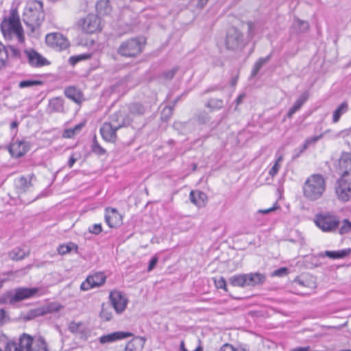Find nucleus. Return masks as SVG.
<instances>
[{
  "mask_svg": "<svg viewBox=\"0 0 351 351\" xmlns=\"http://www.w3.org/2000/svg\"><path fill=\"white\" fill-rule=\"evenodd\" d=\"M45 19L43 3L38 0H29L24 8L23 21L27 29L34 33L40 27Z\"/></svg>",
  "mask_w": 351,
  "mask_h": 351,
  "instance_id": "obj_1",
  "label": "nucleus"
},
{
  "mask_svg": "<svg viewBox=\"0 0 351 351\" xmlns=\"http://www.w3.org/2000/svg\"><path fill=\"white\" fill-rule=\"evenodd\" d=\"M1 30L6 40H16L20 43L24 42L23 29L16 11L12 10L10 16L3 19L1 23Z\"/></svg>",
  "mask_w": 351,
  "mask_h": 351,
  "instance_id": "obj_2",
  "label": "nucleus"
},
{
  "mask_svg": "<svg viewBox=\"0 0 351 351\" xmlns=\"http://www.w3.org/2000/svg\"><path fill=\"white\" fill-rule=\"evenodd\" d=\"M326 183L324 176L319 173L311 175L305 181L302 190L304 196L310 201L321 198L326 191Z\"/></svg>",
  "mask_w": 351,
  "mask_h": 351,
  "instance_id": "obj_3",
  "label": "nucleus"
},
{
  "mask_svg": "<svg viewBox=\"0 0 351 351\" xmlns=\"http://www.w3.org/2000/svg\"><path fill=\"white\" fill-rule=\"evenodd\" d=\"M145 42L143 37H134L125 40L121 43L117 53L123 58H136L143 52Z\"/></svg>",
  "mask_w": 351,
  "mask_h": 351,
  "instance_id": "obj_4",
  "label": "nucleus"
},
{
  "mask_svg": "<svg viewBox=\"0 0 351 351\" xmlns=\"http://www.w3.org/2000/svg\"><path fill=\"white\" fill-rule=\"evenodd\" d=\"M315 223L325 232H335L339 225V217L330 213H322L315 215Z\"/></svg>",
  "mask_w": 351,
  "mask_h": 351,
  "instance_id": "obj_5",
  "label": "nucleus"
},
{
  "mask_svg": "<svg viewBox=\"0 0 351 351\" xmlns=\"http://www.w3.org/2000/svg\"><path fill=\"white\" fill-rule=\"evenodd\" d=\"M32 338L26 334H23L19 343L9 341L6 343V351H32Z\"/></svg>",
  "mask_w": 351,
  "mask_h": 351,
  "instance_id": "obj_6",
  "label": "nucleus"
},
{
  "mask_svg": "<svg viewBox=\"0 0 351 351\" xmlns=\"http://www.w3.org/2000/svg\"><path fill=\"white\" fill-rule=\"evenodd\" d=\"M46 43L51 47L61 51L69 46L68 40L60 33L48 34L45 37Z\"/></svg>",
  "mask_w": 351,
  "mask_h": 351,
  "instance_id": "obj_7",
  "label": "nucleus"
},
{
  "mask_svg": "<svg viewBox=\"0 0 351 351\" xmlns=\"http://www.w3.org/2000/svg\"><path fill=\"white\" fill-rule=\"evenodd\" d=\"M106 277L103 273H95L88 276L81 284L80 289L82 291H88L93 288L99 287L106 282Z\"/></svg>",
  "mask_w": 351,
  "mask_h": 351,
  "instance_id": "obj_8",
  "label": "nucleus"
},
{
  "mask_svg": "<svg viewBox=\"0 0 351 351\" xmlns=\"http://www.w3.org/2000/svg\"><path fill=\"white\" fill-rule=\"evenodd\" d=\"M109 298L112 306L118 314L125 311L128 304V300L123 296L121 291L116 290L112 291L110 293Z\"/></svg>",
  "mask_w": 351,
  "mask_h": 351,
  "instance_id": "obj_9",
  "label": "nucleus"
},
{
  "mask_svg": "<svg viewBox=\"0 0 351 351\" xmlns=\"http://www.w3.org/2000/svg\"><path fill=\"white\" fill-rule=\"evenodd\" d=\"M82 29L87 34H93L101 29L100 19L95 14H88L83 20Z\"/></svg>",
  "mask_w": 351,
  "mask_h": 351,
  "instance_id": "obj_10",
  "label": "nucleus"
},
{
  "mask_svg": "<svg viewBox=\"0 0 351 351\" xmlns=\"http://www.w3.org/2000/svg\"><path fill=\"white\" fill-rule=\"evenodd\" d=\"M336 194L338 198L343 202H348L351 198V183L343 178L337 182Z\"/></svg>",
  "mask_w": 351,
  "mask_h": 351,
  "instance_id": "obj_11",
  "label": "nucleus"
},
{
  "mask_svg": "<svg viewBox=\"0 0 351 351\" xmlns=\"http://www.w3.org/2000/svg\"><path fill=\"white\" fill-rule=\"evenodd\" d=\"M38 291V288L21 287L15 289L14 294L10 298V302L15 303L30 298Z\"/></svg>",
  "mask_w": 351,
  "mask_h": 351,
  "instance_id": "obj_12",
  "label": "nucleus"
},
{
  "mask_svg": "<svg viewBox=\"0 0 351 351\" xmlns=\"http://www.w3.org/2000/svg\"><path fill=\"white\" fill-rule=\"evenodd\" d=\"M241 43V33L239 29L234 27H230L227 33L226 46L227 48L232 50L238 49Z\"/></svg>",
  "mask_w": 351,
  "mask_h": 351,
  "instance_id": "obj_13",
  "label": "nucleus"
},
{
  "mask_svg": "<svg viewBox=\"0 0 351 351\" xmlns=\"http://www.w3.org/2000/svg\"><path fill=\"white\" fill-rule=\"evenodd\" d=\"M29 149V145L25 141H16L12 143L8 148L10 154L15 158L24 156Z\"/></svg>",
  "mask_w": 351,
  "mask_h": 351,
  "instance_id": "obj_14",
  "label": "nucleus"
},
{
  "mask_svg": "<svg viewBox=\"0 0 351 351\" xmlns=\"http://www.w3.org/2000/svg\"><path fill=\"white\" fill-rule=\"evenodd\" d=\"M24 53L32 66L40 67L48 64V61L34 49H26Z\"/></svg>",
  "mask_w": 351,
  "mask_h": 351,
  "instance_id": "obj_15",
  "label": "nucleus"
},
{
  "mask_svg": "<svg viewBox=\"0 0 351 351\" xmlns=\"http://www.w3.org/2000/svg\"><path fill=\"white\" fill-rule=\"evenodd\" d=\"M338 170L342 176L351 175V154L343 152L339 160Z\"/></svg>",
  "mask_w": 351,
  "mask_h": 351,
  "instance_id": "obj_16",
  "label": "nucleus"
},
{
  "mask_svg": "<svg viewBox=\"0 0 351 351\" xmlns=\"http://www.w3.org/2000/svg\"><path fill=\"white\" fill-rule=\"evenodd\" d=\"M105 220L110 228H115L121 224V216L115 208H106Z\"/></svg>",
  "mask_w": 351,
  "mask_h": 351,
  "instance_id": "obj_17",
  "label": "nucleus"
},
{
  "mask_svg": "<svg viewBox=\"0 0 351 351\" xmlns=\"http://www.w3.org/2000/svg\"><path fill=\"white\" fill-rule=\"evenodd\" d=\"M112 125L105 122L100 128L101 135L104 141L108 143H114L117 140V131Z\"/></svg>",
  "mask_w": 351,
  "mask_h": 351,
  "instance_id": "obj_18",
  "label": "nucleus"
},
{
  "mask_svg": "<svg viewBox=\"0 0 351 351\" xmlns=\"http://www.w3.org/2000/svg\"><path fill=\"white\" fill-rule=\"evenodd\" d=\"M107 123L112 125L114 128L120 129L126 125H129L130 120L128 118H125L123 114L121 111H119L112 114L109 121Z\"/></svg>",
  "mask_w": 351,
  "mask_h": 351,
  "instance_id": "obj_19",
  "label": "nucleus"
},
{
  "mask_svg": "<svg viewBox=\"0 0 351 351\" xmlns=\"http://www.w3.org/2000/svg\"><path fill=\"white\" fill-rule=\"evenodd\" d=\"M265 276L261 273H252L243 275V285L255 286L263 284L265 281Z\"/></svg>",
  "mask_w": 351,
  "mask_h": 351,
  "instance_id": "obj_20",
  "label": "nucleus"
},
{
  "mask_svg": "<svg viewBox=\"0 0 351 351\" xmlns=\"http://www.w3.org/2000/svg\"><path fill=\"white\" fill-rule=\"evenodd\" d=\"M132 335L130 332H114L106 335L101 336L99 338L101 343H106L115 341L117 340L125 339Z\"/></svg>",
  "mask_w": 351,
  "mask_h": 351,
  "instance_id": "obj_21",
  "label": "nucleus"
},
{
  "mask_svg": "<svg viewBox=\"0 0 351 351\" xmlns=\"http://www.w3.org/2000/svg\"><path fill=\"white\" fill-rule=\"evenodd\" d=\"M191 202L198 207L205 206L207 202V195L200 191H191L190 193Z\"/></svg>",
  "mask_w": 351,
  "mask_h": 351,
  "instance_id": "obj_22",
  "label": "nucleus"
},
{
  "mask_svg": "<svg viewBox=\"0 0 351 351\" xmlns=\"http://www.w3.org/2000/svg\"><path fill=\"white\" fill-rule=\"evenodd\" d=\"M48 112L51 114L54 112H64V101L60 97H54L49 100L47 107Z\"/></svg>",
  "mask_w": 351,
  "mask_h": 351,
  "instance_id": "obj_23",
  "label": "nucleus"
},
{
  "mask_svg": "<svg viewBox=\"0 0 351 351\" xmlns=\"http://www.w3.org/2000/svg\"><path fill=\"white\" fill-rule=\"evenodd\" d=\"M64 95L76 104H80L83 100V95L80 90L74 86L67 87L64 90Z\"/></svg>",
  "mask_w": 351,
  "mask_h": 351,
  "instance_id": "obj_24",
  "label": "nucleus"
},
{
  "mask_svg": "<svg viewBox=\"0 0 351 351\" xmlns=\"http://www.w3.org/2000/svg\"><path fill=\"white\" fill-rule=\"evenodd\" d=\"M294 283L311 289H313L316 287L315 279L312 276L303 275L295 279Z\"/></svg>",
  "mask_w": 351,
  "mask_h": 351,
  "instance_id": "obj_25",
  "label": "nucleus"
},
{
  "mask_svg": "<svg viewBox=\"0 0 351 351\" xmlns=\"http://www.w3.org/2000/svg\"><path fill=\"white\" fill-rule=\"evenodd\" d=\"M34 178L33 174L29 176V178L21 176L16 182V187L20 193H26L32 187V179Z\"/></svg>",
  "mask_w": 351,
  "mask_h": 351,
  "instance_id": "obj_26",
  "label": "nucleus"
},
{
  "mask_svg": "<svg viewBox=\"0 0 351 351\" xmlns=\"http://www.w3.org/2000/svg\"><path fill=\"white\" fill-rule=\"evenodd\" d=\"M350 252L351 250L348 248L338 251H325L324 254L331 259H339L345 258Z\"/></svg>",
  "mask_w": 351,
  "mask_h": 351,
  "instance_id": "obj_27",
  "label": "nucleus"
},
{
  "mask_svg": "<svg viewBox=\"0 0 351 351\" xmlns=\"http://www.w3.org/2000/svg\"><path fill=\"white\" fill-rule=\"evenodd\" d=\"M96 10L101 15L108 14L111 11L110 2L108 0H99L96 4Z\"/></svg>",
  "mask_w": 351,
  "mask_h": 351,
  "instance_id": "obj_28",
  "label": "nucleus"
},
{
  "mask_svg": "<svg viewBox=\"0 0 351 351\" xmlns=\"http://www.w3.org/2000/svg\"><path fill=\"white\" fill-rule=\"evenodd\" d=\"M84 123H80L74 128L66 129L62 134V136L65 138H71L74 137L76 134H79L82 128L84 127Z\"/></svg>",
  "mask_w": 351,
  "mask_h": 351,
  "instance_id": "obj_29",
  "label": "nucleus"
},
{
  "mask_svg": "<svg viewBox=\"0 0 351 351\" xmlns=\"http://www.w3.org/2000/svg\"><path fill=\"white\" fill-rule=\"evenodd\" d=\"M73 250H74L75 252L77 253L78 246L76 244L70 242L66 244H62L59 245L57 249V251L59 254L64 255L67 253L71 252Z\"/></svg>",
  "mask_w": 351,
  "mask_h": 351,
  "instance_id": "obj_30",
  "label": "nucleus"
},
{
  "mask_svg": "<svg viewBox=\"0 0 351 351\" xmlns=\"http://www.w3.org/2000/svg\"><path fill=\"white\" fill-rule=\"evenodd\" d=\"M29 254V251H25L24 250L16 247L12 250L9 253V256L12 259L15 261H19L23 258H24L25 256H28Z\"/></svg>",
  "mask_w": 351,
  "mask_h": 351,
  "instance_id": "obj_31",
  "label": "nucleus"
},
{
  "mask_svg": "<svg viewBox=\"0 0 351 351\" xmlns=\"http://www.w3.org/2000/svg\"><path fill=\"white\" fill-rule=\"evenodd\" d=\"M143 344L138 339H132L128 342L125 348V351H141Z\"/></svg>",
  "mask_w": 351,
  "mask_h": 351,
  "instance_id": "obj_32",
  "label": "nucleus"
},
{
  "mask_svg": "<svg viewBox=\"0 0 351 351\" xmlns=\"http://www.w3.org/2000/svg\"><path fill=\"white\" fill-rule=\"evenodd\" d=\"M348 109V104L346 102L342 103L333 112L332 121L334 123L339 121L341 116L346 112Z\"/></svg>",
  "mask_w": 351,
  "mask_h": 351,
  "instance_id": "obj_33",
  "label": "nucleus"
},
{
  "mask_svg": "<svg viewBox=\"0 0 351 351\" xmlns=\"http://www.w3.org/2000/svg\"><path fill=\"white\" fill-rule=\"evenodd\" d=\"M129 112L132 114L142 115L145 112V107L138 103H134L130 105Z\"/></svg>",
  "mask_w": 351,
  "mask_h": 351,
  "instance_id": "obj_34",
  "label": "nucleus"
},
{
  "mask_svg": "<svg viewBox=\"0 0 351 351\" xmlns=\"http://www.w3.org/2000/svg\"><path fill=\"white\" fill-rule=\"evenodd\" d=\"M8 56V49L0 43V69L5 66Z\"/></svg>",
  "mask_w": 351,
  "mask_h": 351,
  "instance_id": "obj_35",
  "label": "nucleus"
},
{
  "mask_svg": "<svg viewBox=\"0 0 351 351\" xmlns=\"http://www.w3.org/2000/svg\"><path fill=\"white\" fill-rule=\"evenodd\" d=\"M271 56H267L266 58H260L254 64V68L252 71V76H255L259 70L261 69L263 65H264L265 63H267L269 59Z\"/></svg>",
  "mask_w": 351,
  "mask_h": 351,
  "instance_id": "obj_36",
  "label": "nucleus"
},
{
  "mask_svg": "<svg viewBox=\"0 0 351 351\" xmlns=\"http://www.w3.org/2000/svg\"><path fill=\"white\" fill-rule=\"evenodd\" d=\"M45 314L46 311L45 308H37L30 310L26 315V319H32L36 317L44 315Z\"/></svg>",
  "mask_w": 351,
  "mask_h": 351,
  "instance_id": "obj_37",
  "label": "nucleus"
},
{
  "mask_svg": "<svg viewBox=\"0 0 351 351\" xmlns=\"http://www.w3.org/2000/svg\"><path fill=\"white\" fill-rule=\"evenodd\" d=\"M338 232L340 234L351 232V222L348 219H343L341 226L338 228Z\"/></svg>",
  "mask_w": 351,
  "mask_h": 351,
  "instance_id": "obj_38",
  "label": "nucleus"
},
{
  "mask_svg": "<svg viewBox=\"0 0 351 351\" xmlns=\"http://www.w3.org/2000/svg\"><path fill=\"white\" fill-rule=\"evenodd\" d=\"M223 102L221 99H210L206 104V107L210 108L213 110L220 109L223 107Z\"/></svg>",
  "mask_w": 351,
  "mask_h": 351,
  "instance_id": "obj_39",
  "label": "nucleus"
},
{
  "mask_svg": "<svg viewBox=\"0 0 351 351\" xmlns=\"http://www.w3.org/2000/svg\"><path fill=\"white\" fill-rule=\"evenodd\" d=\"M91 55L90 53H83L69 58V62L71 64L75 65L76 63L81 60H88L90 58Z\"/></svg>",
  "mask_w": 351,
  "mask_h": 351,
  "instance_id": "obj_40",
  "label": "nucleus"
},
{
  "mask_svg": "<svg viewBox=\"0 0 351 351\" xmlns=\"http://www.w3.org/2000/svg\"><path fill=\"white\" fill-rule=\"evenodd\" d=\"M43 84V82L40 80H23L20 82L19 86L21 88L32 87L34 86H40Z\"/></svg>",
  "mask_w": 351,
  "mask_h": 351,
  "instance_id": "obj_41",
  "label": "nucleus"
},
{
  "mask_svg": "<svg viewBox=\"0 0 351 351\" xmlns=\"http://www.w3.org/2000/svg\"><path fill=\"white\" fill-rule=\"evenodd\" d=\"M100 317L106 322L111 319L112 312L110 306L106 307L104 304L102 305L101 311L100 312Z\"/></svg>",
  "mask_w": 351,
  "mask_h": 351,
  "instance_id": "obj_42",
  "label": "nucleus"
},
{
  "mask_svg": "<svg viewBox=\"0 0 351 351\" xmlns=\"http://www.w3.org/2000/svg\"><path fill=\"white\" fill-rule=\"evenodd\" d=\"M323 137V134H320L318 136H311L305 140L304 143L303 145L301 152L306 149L311 144L315 143L317 141L321 139Z\"/></svg>",
  "mask_w": 351,
  "mask_h": 351,
  "instance_id": "obj_43",
  "label": "nucleus"
},
{
  "mask_svg": "<svg viewBox=\"0 0 351 351\" xmlns=\"http://www.w3.org/2000/svg\"><path fill=\"white\" fill-rule=\"evenodd\" d=\"M282 160H283L282 156H280L277 158V160H276V162H275L274 165H273V167L269 170V174L271 177H274V176H276L277 174V173L278 172V170H279V169L280 168V166H281L280 163L282 161Z\"/></svg>",
  "mask_w": 351,
  "mask_h": 351,
  "instance_id": "obj_44",
  "label": "nucleus"
},
{
  "mask_svg": "<svg viewBox=\"0 0 351 351\" xmlns=\"http://www.w3.org/2000/svg\"><path fill=\"white\" fill-rule=\"evenodd\" d=\"M92 151L99 156L104 155L106 154V150L100 146V145L97 143L96 139L94 140L92 145Z\"/></svg>",
  "mask_w": 351,
  "mask_h": 351,
  "instance_id": "obj_45",
  "label": "nucleus"
},
{
  "mask_svg": "<svg viewBox=\"0 0 351 351\" xmlns=\"http://www.w3.org/2000/svg\"><path fill=\"white\" fill-rule=\"evenodd\" d=\"M294 25L298 27L300 32H302L307 31L309 27L308 22L300 19L295 21Z\"/></svg>",
  "mask_w": 351,
  "mask_h": 351,
  "instance_id": "obj_46",
  "label": "nucleus"
},
{
  "mask_svg": "<svg viewBox=\"0 0 351 351\" xmlns=\"http://www.w3.org/2000/svg\"><path fill=\"white\" fill-rule=\"evenodd\" d=\"M62 306L57 303H51L45 307L46 314L59 311Z\"/></svg>",
  "mask_w": 351,
  "mask_h": 351,
  "instance_id": "obj_47",
  "label": "nucleus"
},
{
  "mask_svg": "<svg viewBox=\"0 0 351 351\" xmlns=\"http://www.w3.org/2000/svg\"><path fill=\"white\" fill-rule=\"evenodd\" d=\"M102 231L101 223H95L88 227V232L93 234H99Z\"/></svg>",
  "mask_w": 351,
  "mask_h": 351,
  "instance_id": "obj_48",
  "label": "nucleus"
},
{
  "mask_svg": "<svg viewBox=\"0 0 351 351\" xmlns=\"http://www.w3.org/2000/svg\"><path fill=\"white\" fill-rule=\"evenodd\" d=\"M177 71H178L177 68H173L169 71L164 72L162 73V76L164 79H165L167 80H171L173 78Z\"/></svg>",
  "mask_w": 351,
  "mask_h": 351,
  "instance_id": "obj_49",
  "label": "nucleus"
},
{
  "mask_svg": "<svg viewBox=\"0 0 351 351\" xmlns=\"http://www.w3.org/2000/svg\"><path fill=\"white\" fill-rule=\"evenodd\" d=\"M302 106L300 103H298V101H295V102L294 103L293 106L289 110L288 113H287V117L289 118H291L292 116L297 111H298Z\"/></svg>",
  "mask_w": 351,
  "mask_h": 351,
  "instance_id": "obj_50",
  "label": "nucleus"
},
{
  "mask_svg": "<svg viewBox=\"0 0 351 351\" xmlns=\"http://www.w3.org/2000/svg\"><path fill=\"white\" fill-rule=\"evenodd\" d=\"M230 282L233 286H241V276H234L230 278Z\"/></svg>",
  "mask_w": 351,
  "mask_h": 351,
  "instance_id": "obj_51",
  "label": "nucleus"
},
{
  "mask_svg": "<svg viewBox=\"0 0 351 351\" xmlns=\"http://www.w3.org/2000/svg\"><path fill=\"white\" fill-rule=\"evenodd\" d=\"M288 274V270L285 267H281L278 269L275 270L272 274V276H284Z\"/></svg>",
  "mask_w": 351,
  "mask_h": 351,
  "instance_id": "obj_52",
  "label": "nucleus"
},
{
  "mask_svg": "<svg viewBox=\"0 0 351 351\" xmlns=\"http://www.w3.org/2000/svg\"><path fill=\"white\" fill-rule=\"evenodd\" d=\"M308 97H309L308 92L304 91L300 95V97L296 100V101H298V103H300L302 106L307 101Z\"/></svg>",
  "mask_w": 351,
  "mask_h": 351,
  "instance_id": "obj_53",
  "label": "nucleus"
},
{
  "mask_svg": "<svg viewBox=\"0 0 351 351\" xmlns=\"http://www.w3.org/2000/svg\"><path fill=\"white\" fill-rule=\"evenodd\" d=\"M38 350L37 351H48L47 348V343L45 340L42 338L38 340Z\"/></svg>",
  "mask_w": 351,
  "mask_h": 351,
  "instance_id": "obj_54",
  "label": "nucleus"
},
{
  "mask_svg": "<svg viewBox=\"0 0 351 351\" xmlns=\"http://www.w3.org/2000/svg\"><path fill=\"white\" fill-rule=\"evenodd\" d=\"M173 106L165 107L162 112V117H165V119H168L172 115Z\"/></svg>",
  "mask_w": 351,
  "mask_h": 351,
  "instance_id": "obj_55",
  "label": "nucleus"
},
{
  "mask_svg": "<svg viewBox=\"0 0 351 351\" xmlns=\"http://www.w3.org/2000/svg\"><path fill=\"white\" fill-rule=\"evenodd\" d=\"M197 120L200 123H205L209 120V118L208 114L203 112L198 114Z\"/></svg>",
  "mask_w": 351,
  "mask_h": 351,
  "instance_id": "obj_56",
  "label": "nucleus"
},
{
  "mask_svg": "<svg viewBox=\"0 0 351 351\" xmlns=\"http://www.w3.org/2000/svg\"><path fill=\"white\" fill-rule=\"evenodd\" d=\"M215 283L217 288L226 289V280L223 278H221L220 279H219L217 280H215Z\"/></svg>",
  "mask_w": 351,
  "mask_h": 351,
  "instance_id": "obj_57",
  "label": "nucleus"
},
{
  "mask_svg": "<svg viewBox=\"0 0 351 351\" xmlns=\"http://www.w3.org/2000/svg\"><path fill=\"white\" fill-rule=\"evenodd\" d=\"M9 49L10 51V55L12 57L19 58L21 52L19 49H16L12 46L9 47Z\"/></svg>",
  "mask_w": 351,
  "mask_h": 351,
  "instance_id": "obj_58",
  "label": "nucleus"
},
{
  "mask_svg": "<svg viewBox=\"0 0 351 351\" xmlns=\"http://www.w3.org/2000/svg\"><path fill=\"white\" fill-rule=\"evenodd\" d=\"M248 26V37L252 39L253 38V36L254 34V23L252 22L247 23Z\"/></svg>",
  "mask_w": 351,
  "mask_h": 351,
  "instance_id": "obj_59",
  "label": "nucleus"
},
{
  "mask_svg": "<svg viewBox=\"0 0 351 351\" xmlns=\"http://www.w3.org/2000/svg\"><path fill=\"white\" fill-rule=\"evenodd\" d=\"M157 263H158V258H157V257H156V256L153 257V258L150 260V261H149V265H148L147 270H148L149 271H152V270L154 268V267L156 266V265L157 264Z\"/></svg>",
  "mask_w": 351,
  "mask_h": 351,
  "instance_id": "obj_60",
  "label": "nucleus"
},
{
  "mask_svg": "<svg viewBox=\"0 0 351 351\" xmlns=\"http://www.w3.org/2000/svg\"><path fill=\"white\" fill-rule=\"evenodd\" d=\"M218 351H235V350L230 344L226 343Z\"/></svg>",
  "mask_w": 351,
  "mask_h": 351,
  "instance_id": "obj_61",
  "label": "nucleus"
},
{
  "mask_svg": "<svg viewBox=\"0 0 351 351\" xmlns=\"http://www.w3.org/2000/svg\"><path fill=\"white\" fill-rule=\"evenodd\" d=\"M290 351H311L310 346L298 347L291 349Z\"/></svg>",
  "mask_w": 351,
  "mask_h": 351,
  "instance_id": "obj_62",
  "label": "nucleus"
},
{
  "mask_svg": "<svg viewBox=\"0 0 351 351\" xmlns=\"http://www.w3.org/2000/svg\"><path fill=\"white\" fill-rule=\"evenodd\" d=\"M77 159L73 156V155H72L69 161H68V166L69 168H71L73 165L75 164V162H76Z\"/></svg>",
  "mask_w": 351,
  "mask_h": 351,
  "instance_id": "obj_63",
  "label": "nucleus"
},
{
  "mask_svg": "<svg viewBox=\"0 0 351 351\" xmlns=\"http://www.w3.org/2000/svg\"><path fill=\"white\" fill-rule=\"evenodd\" d=\"M78 324L75 322H71L69 325V329L71 332H75L78 329Z\"/></svg>",
  "mask_w": 351,
  "mask_h": 351,
  "instance_id": "obj_64",
  "label": "nucleus"
}]
</instances>
